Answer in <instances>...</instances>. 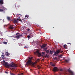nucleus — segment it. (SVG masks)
Listing matches in <instances>:
<instances>
[{
    "label": "nucleus",
    "instance_id": "obj_19",
    "mask_svg": "<svg viewBox=\"0 0 75 75\" xmlns=\"http://www.w3.org/2000/svg\"><path fill=\"white\" fill-rule=\"evenodd\" d=\"M6 55H8H8H10V54L8 53V52H6Z\"/></svg>",
    "mask_w": 75,
    "mask_h": 75
},
{
    "label": "nucleus",
    "instance_id": "obj_5",
    "mask_svg": "<svg viewBox=\"0 0 75 75\" xmlns=\"http://www.w3.org/2000/svg\"><path fill=\"white\" fill-rule=\"evenodd\" d=\"M23 35L21 34H20V35H17L16 36V38H17V39H19L20 38V37H21V36H22Z\"/></svg>",
    "mask_w": 75,
    "mask_h": 75
},
{
    "label": "nucleus",
    "instance_id": "obj_7",
    "mask_svg": "<svg viewBox=\"0 0 75 75\" xmlns=\"http://www.w3.org/2000/svg\"><path fill=\"white\" fill-rule=\"evenodd\" d=\"M13 25H11L10 26L9 28L10 29H11V30H13V28H14V27H13Z\"/></svg>",
    "mask_w": 75,
    "mask_h": 75
},
{
    "label": "nucleus",
    "instance_id": "obj_8",
    "mask_svg": "<svg viewBox=\"0 0 75 75\" xmlns=\"http://www.w3.org/2000/svg\"><path fill=\"white\" fill-rule=\"evenodd\" d=\"M47 46V44H44L41 46L42 48H44Z\"/></svg>",
    "mask_w": 75,
    "mask_h": 75
},
{
    "label": "nucleus",
    "instance_id": "obj_6",
    "mask_svg": "<svg viewBox=\"0 0 75 75\" xmlns=\"http://www.w3.org/2000/svg\"><path fill=\"white\" fill-rule=\"evenodd\" d=\"M53 71L54 72H56V71H58V68L56 67H55L53 69Z\"/></svg>",
    "mask_w": 75,
    "mask_h": 75
},
{
    "label": "nucleus",
    "instance_id": "obj_25",
    "mask_svg": "<svg viewBox=\"0 0 75 75\" xmlns=\"http://www.w3.org/2000/svg\"><path fill=\"white\" fill-rule=\"evenodd\" d=\"M2 11H3V10L1 9H0V12H2Z\"/></svg>",
    "mask_w": 75,
    "mask_h": 75
},
{
    "label": "nucleus",
    "instance_id": "obj_33",
    "mask_svg": "<svg viewBox=\"0 0 75 75\" xmlns=\"http://www.w3.org/2000/svg\"><path fill=\"white\" fill-rule=\"evenodd\" d=\"M18 34H19V33H17L16 34V35H18Z\"/></svg>",
    "mask_w": 75,
    "mask_h": 75
},
{
    "label": "nucleus",
    "instance_id": "obj_10",
    "mask_svg": "<svg viewBox=\"0 0 75 75\" xmlns=\"http://www.w3.org/2000/svg\"><path fill=\"white\" fill-rule=\"evenodd\" d=\"M3 4V0H0V4L2 5Z\"/></svg>",
    "mask_w": 75,
    "mask_h": 75
},
{
    "label": "nucleus",
    "instance_id": "obj_18",
    "mask_svg": "<svg viewBox=\"0 0 75 75\" xmlns=\"http://www.w3.org/2000/svg\"><path fill=\"white\" fill-rule=\"evenodd\" d=\"M10 74L11 75H16L15 74H14L13 73H10Z\"/></svg>",
    "mask_w": 75,
    "mask_h": 75
},
{
    "label": "nucleus",
    "instance_id": "obj_13",
    "mask_svg": "<svg viewBox=\"0 0 75 75\" xmlns=\"http://www.w3.org/2000/svg\"><path fill=\"white\" fill-rule=\"evenodd\" d=\"M48 55L47 54H46V55H45L44 56V57H43V58H48Z\"/></svg>",
    "mask_w": 75,
    "mask_h": 75
},
{
    "label": "nucleus",
    "instance_id": "obj_32",
    "mask_svg": "<svg viewBox=\"0 0 75 75\" xmlns=\"http://www.w3.org/2000/svg\"><path fill=\"white\" fill-rule=\"evenodd\" d=\"M60 70L61 71H63V69H60Z\"/></svg>",
    "mask_w": 75,
    "mask_h": 75
},
{
    "label": "nucleus",
    "instance_id": "obj_41",
    "mask_svg": "<svg viewBox=\"0 0 75 75\" xmlns=\"http://www.w3.org/2000/svg\"><path fill=\"white\" fill-rule=\"evenodd\" d=\"M1 36H3V35H1Z\"/></svg>",
    "mask_w": 75,
    "mask_h": 75
},
{
    "label": "nucleus",
    "instance_id": "obj_1",
    "mask_svg": "<svg viewBox=\"0 0 75 75\" xmlns=\"http://www.w3.org/2000/svg\"><path fill=\"white\" fill-rule=\"evenodd\" d=\"M3 65L6 67L7 68H10L12 67V68H16L17 67V64L13 63V64H8L7 62H6L4 60H3Z\"/></svg>",
    "mask_w": 75,
    "mask_h": 75
},
{
    "label": "nucleus",
    "instance_id": "obj_38",
    "mask_svg": "<svg viewBox=\"0 0 75 75\" xmlns=\"http://www.w3.org/2000/svg\"><path fill=\"white\" fill-rule=\"evenodd\" d=\"M31 34V35H33V34Z\"/></svg>",
    "mask_w": 75,
    "mask_h": 75
},
{
    "label": "nucleus",
    "instance_id": "obj_40",
    "mask_svg": "<svg viewBox=\"0 0 75 75\" xmlns=\"http://www.w3.org/2000/svg\"><path fill=\"white\" fill-rule=\"evenodd\" d=\"M42 60H44V59H42Z\"/></svg>",
    "mask_w": 75,
    "mask_h": 75
},
{
    "label": "nucleus",
    "instance_id": "obj_20",
    "mask_svg": "<svg viewBox=\"0 0 75 75\" xmlns=\"http://www.w3.org/2000/svg\"><path fill=\"white\" fill-rule=\"evenodd\" d=\"M3 44H7V42H3Z\"/></svg>",
    "mask_w": 75,
    "mask_h": 75
},
{
    "label": "nucleus",
    "instance_id": "obj_16",
    "mask_svg": "<svg viewBox=\"0 0 75 75\" xmlns=\"http://www.w3.org/2000/svg\"><path fill=\"white\" fill-rule=\"evenodd\" d=\"M7 19L8 20V21H10V20H11V19H10V17H7Z\"/></svg>",
    "mask_w": 75,
    "mask_h": 75
},
{
    "label": "nucleus",
    "instance_id": "obj_22",
    "mask_svg": "<svg viewBox=\"0 0 75 75\" xmlns=\"http://www.w3.org/2000/svg\"><path fill=\"white\" fill-rule=\"evenodd\" d=\"M45 52H42L41 54L42 55H45Z\"/></svg>",
    "mask_w": 75,
    "mask_h": 75
},
{
    "label": "nucleus",
    "instance_id": "obj_36",
    "mask_svg": "<svg viewBox=\"0 0 75 75\" xmlns=\"http://www.w3.org/2000/svg\"><path fill=\"white\" fill-rule=\"evenodd\" d=\"M67 44H70V45H71V43H67Z\"/></svg>",
    "mask_w": 75,
    "mask_h": 75
},
{
    "label": "nucleus",
    "instance_id": "obj_2",
    "mask_svg": "<svg viewBox=\"0 0 75 75\" xmlns=\"http://www.w3.org/2000/svg\"><path fill=\"white\" fill-rule=\"evenodd\" d=\"M62 52H63V50H62L61 49H58L56 51L55 53L53 54V55H57V54H58L59 53L60 54Z\"/></svg>",
    "mask_w": 75,
    "mask_h": 75
},
{
    "label": "nucleus",
    "instance_id": "obj_31",
    "mask_svg": "<svg viewBox=\"0 0 75 75\" xmlns=\"http://www.w3.org/2000/svg\"><path fill=\"white\" fill-rule=\"evenodd\" d=\"M28 31H31V30H30V28H28L27 30Z\"/></svg>",
    "mask_w": 75,
    "mask_h": 75
},
{
    "label": "nucleus",
    "instance_id": "obj_11",
    "mask_svg": "<svg viewBox=\"0 0 75 75\" xmlns=\"http://www.w3.org/2000/svg\"><path fill=\"white\" fill-rule=\"evenodd\" d=\"M50 65L53 67H55V65L52 62H50Z\"/></svg>",
    "mask_w": 75,
    "mask_h": 75
},
{
    "label": "nucleus",
    "instance_id": "obj_29",
    "mask_svg": "<svg viewBox=\"0 0 75 75\" xmlns=\"http://www.w3.org/2000/svg\"><path fill=\"white\" fill-rule=\"evenodd\" d=\"M23 75V73H22L21 74H18V75Z\"/></svg>",
    "mask_w": 75,
    "mask_h": 75
},
{
    "label": "nucleus",
    "instance_id": "obj_27",
    "mask_svg": "<svg viewBox=\"0 0 75 75\" xmlns=\"http://www.w3.org/2000/svg\"><path fill=\"white\" fill-rule=\"evenodd\" d=\"M66 46H67V45H64V48H66Z\"/></svg>",
    "mask_w": 75,
    "mask_h": 75
},
{
    "label": "nucleus",
    "instance_id": "obj_30",
    "mask_svg": "<svg viewBox=\"0 0 75 75\" xmlns=\"http://www.w3.org/2000/svg\"><path fill=\"white\" fill-rule=\"evenodd\" d=\"M27 37H28V38H30V35H28V36H27Z\"/></svg>",
    "mask_w": 75,
    "mask_h": 75
},
{
    "label": "nucleus",
    "instance_id": "obj_3",
    "mask_svg": "<svg viewBox=\"0 0 75 75\" xmlns=\"http://www.w3.org/2000/svg\"><path fill=\"white\" fill-rule=\"evenodd\" d=\"M29 59L30 60H28L27 62V64H28V65H31V59H33V57L29 58Z\"/></svg>",
    "mask_w": 75,
    "mask_h": 75
},
{
    "label": "nucleus",
    "instance_id": "obj_26",
    "mask_svg": "<svg viewBox=\"0 0 75 75\" xmlns=\"http://www.w3.org/2000/svg\"><path fill=\"white\" fill-rule=\"evenodd\" d=\"M62 54H64V53H62V54L60 55H59V57H62V56H63Z\"/></svg>",
    "mask_w": 75,
    "mask_h": 75
},
{
    "label": "nucleus",
    "instance_id": "obj_23",
    "mask_svg": "<svg viewBox=\"0 0 75 75\" xmlns=\"http://www.w3.org/2000/svg\"><path fill=\"white\" fill-rule=\"evenodd\" d=\"M17 20H18V21H21V19H17Z\"/></svg>",
    "mask_w": 75,
    "mask_h": 75
},
{
    "label": "nucleus",
    "instance_id": "obj_21",
    "mask_svg": "<svg viewBox=\"0 0 75 75\" xmlns=\"http://www.w3.org/2000/svg\"><path fill=\"white\" fill-rule=\"evenodd\" d=\"M1 56L2 58V59H4V55L3 54L1 55Z\"/></svg>",
    "mask_w": 75,
    "mask_h": 75
},
{
    "label": "nucleus",
    "instance_id": "obj_42",
    "mask_svg": "<svg viewBox=\"0 0 75 75\" xmlns=\"http://www.w3.org/2000/svg\"><path fill=\"white\" fill-rule=\"evenodd\" d=\"M1 39V38H0V39Z\"/></svg>",
    "mask_w": 75,
    "mask_h": 75
},
{
    "label": "nucleus",
    "instance_id": "obj_17",
    "mask_svg": "<svg viewBox=\"0 0 75 75\" xmlns=\"http://www.w3.org/2000/svg\"><path fill=\"white\" fill-rule=\"evenodd\" d=\"M65 61V62H66V63H68L69 62V60H66Z\"/></svg>",
    "mask_w": 75,
    "mask_h": 75
},
{
    "label": "nucleus",
    "instance_id": "obj_28",
    "mask_svg": "<svg viewBox=\"0 0 75 75\" xmlns=\"http://www.w3.org/2000/svg\"><path fill=\"white\" fill-rule=\"evenodd\" d=\"M25 17H27V18H28V16L27 15H26L25 16Z\"/></svg>",
    "mask_w": 75,
    "mask_h": 75
},
{
    "label": "nucleus",
    "instance_id": "obj_12",
    "mask_svg": "<svg viewBox=\"0 0 75 75\" xmlns=\"http://www.w3.org/2000/svg\"><path fill=\"white\" fill-rule=\"evenodd\" d=\"M45 51H46V52L47 53H49V52H50V51L49 50H47V48H45Z\"/></svg>",
    "mask_w": 75,
    "mask_h": 75
},
{
    "label": "nucleus",
    "instance_id": "obj_24",
    "mask_svg": "<svg viewBox=\"0 0 75 75\" xmlns=\"http://www.w3.org/2000/svg\"><path fill=\"white\" fill-rule=\"evenodd\" d=\"M37 67L39 69H40V67L39 65H38Z\"/></svg>",
    "mask_w": 75,
    "mask_h": 75
},
{
    "label": "nucleus",
    "instance_id": "obj_14",
    "mask_svg": "<svg viewBox=\"0 0 75 75\" xmlns=\"http://www.w3.org/2000/svg\"><path fill=\"white\" fill-rule=\"evenodd\" d=\"M13 21L15 23H17V21L16 19H14L13 20Z\"/></svg>",
    "mask_w": 75,
    "mask_h": 75
},
{
    "label": "nucleus",
    "instance_id": "obj_4",
    "mask_svg": "<svg viewBox=\"0 0 75 75\" xmlns=\"http://www.w3.org/2000/svg\"><path fill=\"white\" fill-rule=\"evenodd\" d=\"M67 71L69 72L71 75H74V72L72 71L71 70H70L69 69H68L67 70Z\"/></svg>",
    "mask_w": 75,
    "mask_h": 75
},
{
    "label": "nucleus",
    "instance_id": "obj_37",
    "mask_svg": "<svg viewBox=\"0 0 75 75\" xmlns=\"http://www.w3.org/2000/svg\"><path fill=\"white\" fill-rule=\"evenodd\" d=\"M4 26H7V25H4Z\"/></svg>",
    "mask_w": 75,
    "mask_h": 75
},
{
    "label": "nucleus",
    "instance_id": "obj_9",
    "mask_svg": "<svg viewBox=\"0 0 75 75\" xmlns=\"http://www.w3.org/2000/svg\"><path fill=\"white\" fill-rule=\"evenodd\" d=\"M37 52L38 53V56L39 57H40V56H41V54L38 51H37Z\"/></svg>",
    "mask_w": 75,
    "mask_h": 75
},
{
    "label": "nucleus",
    "instance_id": "obj_35",
    "mask_svg": "<svg viewBox=\"0 0 75 75\" xmlns=\"http://www.w3.org/2000/svg\"><path fill=\"white\" fill-rule=\"evenodd\" d=\"M5 73H6V74H8V72H7L6 71H5Z\"/></svg>",
    "mask_w": 75,
    "mask_h": 75
},
{
    "label": "nucleus",
    "instance_id": "obj_39",
    "mask_svg": "<svg viewBox=\"0 0 75 75\" xmlns=\"http://www.w3.org/2000/svg\"><path fill=\"white\" fill-rule=\"evenodd\" d=\"M24 48H26V47H24Z\"/></svg>",
    "mask_w": 75,
    "mask_h": 75
},
{
    "label": "nucleus",
    "instance_id": "obj_34",
    "mask_svg": "<svg viewBox=\"0 0 75 75\" xmlns=\"http://www.w3.org/2000/svg\"><path fill=\"white\" fill-rule=\"evenodd\" d=\"M54 59H57V57H55L54 58Z\"/></svg>",
    "mask_w": 75,
    "mask_h": 75
},
{
    "label": "nucleus",
    "instance_id": "obj_15",
    "mask_svg": "<svg viewBox=\"0 0 75 75\" xmlns=\"http://www.w3.org/2000/svg\"><path fill=\"white\" fill-rule=\"evenodd\" d=\"M52 52H53L52 50H50V55H52Z\"/></svg>",
    "mask_w": 75,
    "mask_h": 75
}]
</instances>
